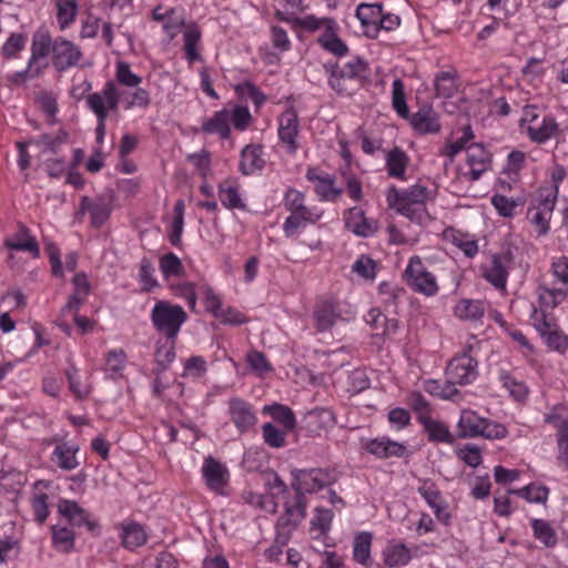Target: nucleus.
I'll return each mask as SVG.
<instances>
[{
    "label": "nucleus",
    "mask_w": 568,
    "mask_h": 568,
    "mask_svg": "<svg viewBox=\"0 0 568 568\" xmlns=\"http://www.w3.org/2000/svg\"><path fill=\"white\" fill-rule=\"evenodd\" d=\"M392 194L397 211L412 222L423 224L428 219L426 202L432 197V194L426 186L415 184L407 190H397L393 186L389 190V201Z\"/></svg>",
    "instance_id": "nucleus-1"
},
{
    "label": "nucleus",
    "mask_w": 568,
    "mask_h": 568,
    "mask_svg": "<svg viewBox=\"0 0 568 568\" xmlns=\"http://www.w3.org/2000/svg\"><path fill=\"white\" fill-rule=\"evenodd\" d=\"M331 70L329 85L339 94H352L361 88L366 79L367 62L356 57L345 63H336Z\"/></svg>",
    "instance_id": "nucleus-2"
},
{
    "label": "nucleus",
    "mask_w": 568,
    "mask_h": 568,
    "mask_svg": "<svg viewBox=\"0 0 568 568\" xmlns=\"http://www.w3.org/2000/svg\"><path fill=\"white\" fill-rule=\"evenodd\" d=\"M304 200V194L295 189H288L285 193L284 205L291 213L283 224L286 237L295 236L298 229L305 227L307 224H315L321 219V214H316L307 207Z\"/></svg>",
    "instance_id": "nucleus-3"
},
{
    "label": "nucleus",
    "mask_w": 568,
    "mask_h": 568,
    "mask_svg": "<svg viewBox=\"0 0 568 568\" xmlns=\"http://www.w3.org/2000/svg\"><path fill=\"white\" fill-rule=\"evenodd\" d=\"M292 476V488L302 506L306 503L305 494L316 493L337 480L336 473L328 468L295 469Z\"/></svg>",
    "instance_id": "nucleus-4"
},
{
    "label": "nucleus",
    "mask_w": 568,
    "mask_h": 568,
    "mask_svg": "<svg viewBox=\"0 0 568 568\" xmlns=\"http://www.w3.org/2000/svg\"><path fill=\"white\" fill-rule=\"evenodd\" d=\"M186 320L187 314L182 306L166 301H159L151 312V321L155 329L164 334L168 339H176Z\"/></svg>",
    "instance_id": "nucleus-5"
},
{
    "label": "nucleus",
    "mask_w": 568,
    "mask_h": 568,
    "mask_svg": "<svg viewBox=\"0 0 568 568\" xmlns=\"http://www.w3.org/2000/svg\"><path fill=\"white\" fill-rule=\"evenodd\" d=\"M297 23L308 31L323 29L324 32L318 38V42L325 50L338 57H343L347 53V45L336 36V22L333 19H318L314 16H305L304 18L297 19Z\"/></svg>",
    "instance_id": "nucleus-6"
},
{
    "label": "nucleus",
    "mask_w": 568,
    "mask_h": 568,
    "mask_svg": "<svg viewBox=\"0 0 568 568\" xmlns=\"http://www.w3.org/2000/svg\"><path fill=\"white\" fill-rule=\"evenodd\" d=\"M530 320L532 326L550 348L557 352H566L568 349V336L562 333L552 316H548L542 311H537L534 307Z\"/></svg>",
    "instance_id": "nucleus-7"
},
{
    "label": "nucleus",
    "mask_w": 568,
    "mask_h": 568,
    "mask_svg": "<svg viewBox=\"0 0 568 568\" xmlns=\"http://www.w3.org/2000/svg\"><path fill=\"white\" fill-rule=\"evenodd\" d=\"M405 280L415 292L434 296L438 292L436 277L427 271L419 256H413L405 270Z\"/></svg>",
    "instance_id": "nucleus-8"
},
{
    "label": "nucleus",
    "mask_w": 568,
    "mask_h": 568,
    "mask_svg": "<svg viewBox=\"0 0 568 568\" xmlns=\"http://www.w3.org/2000/svg\"><path fill=\"white\" fill-rule=\"evenodd\" d=\"M80 47L72 41L62 37L54 39L52 65L58 72H63L70 68L79 67V61L82 58Z\"/></svg>",
    "instance_id": "nucleus-9"
},
{
    "label": "nucleus",
    "mask_w": 568,
    "mask_h": 568,
    "mask_svg": "<svg viewBox=\"0 0 568 568\" xmlns=\"http://www.w3.org/2000/svg\"><path fill=\"white\" fill-rule=\"evenodd\" d=\"M477 361L466 354L454 357L447 365L445 375L449 383L456 385H466L477 377Z\"/></svg>",
    "instance_id": "nucleus-10"
},
{
    "label": "nucleus",
    "mask_w": 568,
    "mask_h": 568,
    "mask_svg": "<svg viewBox=\"0 0 568 568\" xmlns=\"http://www.w3.org/2000/svg\"><path fill=\"white\" fill-rule=\"evenodd\" d=\"M306 503L300 505L297 498L293 506L285 505V513L278 518L276 524L277 535L276 542L284 546L292 531L297 527L301 520L305 517Z\"/></svg>",
    "instance_id": "nucleus-11"
},
{
    "label": "nucleus",
    "mask_w": 568,
    "mask_h": 568,
    "mask_svg": "<svg viewBox=\"0 0 568 568\" xmlns=\"http://www.w3.org/2000/svg\"><path fill=\"white\" fill-rule=\"evenodd\" d=\"M57 507L58 513L74 527L85 526L91 532L100 527L97 520L91 519L90 513L74 500L60 499Z\"/></svg>",
    "instance_id": "nucleus-12"
},
{
    "label": "nucleus",
    "mask_w": 568,
    "mask_h": 568,
    "mask_svg": "<svg viewBox=\"0 0 568 568\" xmlns=\"http://www.w3.org/2000/svg\"><path fill=\"white\" fill-rule=\"evenodd\" d=\"M54 40L47 30H38L32 36L30 64L40 67L41 72L48 67L47 58L53 54Z\"/></svg>",
    "instance_id": "nucleus-13"
},
{
    "label": "nucleus",
    "mask_w": 568,
    "mask_h": 568,
    "mask_svg": "<svg viewBox=\"0 0 568 568\" xmlns=\"http://www.w3.org/2000/svg\"><path fill=\"white\" fill-rule=\"evenodd\" d=\"M511 262L513 254L510 251L494 255L491 265L484 271V277L496 288H505L508 266Z\"/></svg>",
    "instance_id": "nucleus-14"
},
{
    "label": "nucleus",
    "mask_w": 568,
    "mask_h": 568,
    "mask_svg": "<svg viewBox=\"0 0 568 568\" xmlns=\"http://www.w3.org/2000/svg\"><path fill=\"white\" fill-rule=\"evenodd\" d=\"M17 233L4 240V246L9 250L30 252L33 257L38 258L40 247L36 237L31 235L30 230L22 222L17 223Z\"/></svg>",
    "instance_id": "nucleus-15"
},
{
    "label": "nucleus",
    "mask_w": 568,
    "mask_h": 568,
    "mask_svg": "<svg viewBox=\"0 0 568 568\" xmlns=\"http://www.w3.org/2000/svg\"><path fill=\"white\" fill-rule=\"evenodd\" d=\"M409 123L420 134H433L440 130L439 115L429 105H423L412 116L409 115Z\"/></svg>",
    "instance_id": "nucleus-16"
},
{
    "label": "nucleus",
    "mask_w": 568,
    "mask_h": 568,
    "mask_svg": "<svg viewBox=\"0 0 568 568\" xmlns=\"http://www.w3.org/2000/svg\"><path fill=\"white\" fill-rule=\"evenodd\" d=\"M345 226L354 234L367 237L377 231V222L366 217L363 210L359 207H352L345 216Z\"/></svg>",
    "instance_id": "nucleus-17"
},
{
    "label": "nucleus",
    "mask_w": 568,
    "mask_h": 568,
    "mask_svg": "<svg viewBox=\"0 0 568 568\" xmlns=\"http://www.w3.org/2000/svg\"><path fill=\"white\" fill-rule=\"evenodd\" d=\"M229 413L231 419L241 433L246 432L256 423V416L252 406L241 398L230 399Z\"/></svg>",
    "instance_id": "nucleus-18"
},
{
    "label": "nucleus",
    "mask_w": 568,
    "mask_h": 568,
    "mask_svg": "<svg viewBox=\"0 0 568 568\" xmlns=\"http://www.w3.org/2000/svg\"><path fill=\"white\" fill-rule=\"evenodd\" d=\"M383 7L381 3H361L356 9V17L365 28L364 33L369 38H376L379 32L378 22L382 18Z\"/></svg>",
    "instance_id": "nucleus-19"
},
{
    "label": "nucleus",
    "mask_w": 568,
    "mask_h": 568,
    "mask_svg": "<svg viewBox=\"0 0 568 568\" xmlns=\"http://www.w3.org/2000/svg\"><path fill=\"white\" fill-rule=\"evenodd\" d=\"M306 178L314 183L315 192L324 201H335L342 194L341 189L334 187L335 179L329 174H322L316 169H308Z\"/></svg>",
    "instance_id": "nucleus-20"
},
{
    "label": "nucleus",
    "mask_w": 568,
    "mask_h": 568,
    "mask_svg": "<svg viewBox=\"0 0 568 568\" xmlns=\"http://www.w3.org/2000/svg\"><path fill=\"white\" fill-rule=\"evenodd\" d=\"M202 471L207 486L212 490H220L227 483V469L211 456L205 459Z\"/></svg>",
    "instance_id": "nucleus-21"
},
{
    "label": "nucleus",
    "mask_w": 568,
    "mask_h": 568,
    "mask_svg": "<svg viewBox=\"0 0 568 568\" xmlns=\"http://www.w3.org/2000/svg\"><path fill=\"white\" fill-rule=\"evenodd\" d=\"M298 132V120L294 111L287 110L280 118L278 135L293 152L296 149V135Z\"/></svg>",
    "instance_id": "nucleus-22"
},
{
    "label": "nucleus",
    "mask_w": 568,
    "mask_h": 568,
    "mask_svg": "<svg viewBox=\"0 0 568 568\" xmlns=\"http://www.w3.org/2000/svg\"><path fill=\"white\" fill-rule=\"evenodd\" d=\"M337 305L333 301H322L314 310L315 326L318 332L329 329L338 317Z\"/></svg>",
    "instance_id": "nucleus-23"
},
{
    "label": "nucleus",
    "mask_w": 568,
    "mask_h": 568,
    "mask_svg": "<svg viewBox=\"0 0 568 568\" xmlns=\"http://www.w3.org/2000/svg\"><path fill=\"white\" fill-rule=\"evenodd\" d=\"M366 448L371 454L379 458L403 457L407 452L403 444L387 438L373 439L367 444Z\"/></svg>",
    "instance_id": "nucleus-24"
},
{
    "label": "nucleus",
    "mask_w": 568,
    "mask_h": 568,
    "mask_svg": "<svg viewBox=\"0 0 568 568\" xmlns=\"http://www.w3.org/2000/svg\"><path fill=\"white\" fill-rule=\"evenodd\" d=\"M78 450L79 447L77 445L61 443L55 446L52 453V460L63 470H73L79 466L75 457Z\"/></svg>",
    "instance_id": "nucleus-25"
},
{
    "label": "nucleus",
    "mask_w": 568,
    "mask_h": 568,
    "mask_svg": "<svg viewBox=\"0 0 568 568\" xmlns=\"http://www.w3.org/2000/svg\"><path fill=\"white\" fill-rule=\"evenodd\" d=\"M202 131L206 134L219 133L222 139H229L231 136L230 112L227 110L215 112L211 119L203 122Z\"/></svg>",
    "instance_id": "nucleus-26"
},
{
    "label": "nucleus",
    "mask_w": 568,
    "mask_h": 568,
    "mask_svg": "<svg viewBox=\"0 0 568 568\" xmlns=\"http://www.w3.org/2000/svg\"><path fill=\"white\" fill-rule=\"evenodd\" d=\"M567 296L568 294L559 287H548L545 284H540L538 286L539 308L536 310L542 311L546 314L547 310L556 308Z\"/></svg>",
    "instance_id": "nucleus-27"
},
{
    "label": "nucleus",
    "mask_w": 568,
    "mask_h": 568,
    "mask_svg": "<svg viewBox=\"0 0 568 568\" xmlns=\"http://www.w3.org/2000/svg\"><path fill=\"white\" fill-rule=\"evenodd\" d=\"M483 419L484 418L479 417L473 410H463L457 425L458 437L468 438L479 436Z\"/></svg>",
    "instance_id": "nucleus-28"
},
{
    "label": "nucleus",
    "mask_w": 568,
    "mask_h": 568,
    "mask_svg": "<svg viewBox=\"0 0 568 568\" xmlns=\"http://www.w3.org/2000/svg\"><path fill=\"white\" fill-rule=\"evenodd\" d=\"M175 341L176 339H165L164 343L161 341L158 342L154 359L156 367L153 369L155 375H160L163 373L170 364L173 362L175 357Z\"/></svg>",
    "instance_id": "nucleus-29"
},
{
    "label": "nucleus",
    "mask_w": 568,
    "mask_h": 568,
    "mask_svg": "<svg viewBox=\"0 0 568 568\" xmlns=\"http://www.w3.org/2000/svg\"><path fill=\"white\" fill-rule=\"evenodd\" d=\"M264 164L261 158V148L255 145H246L241 152L240 170L243 174L248 175L254 171L262 169Z\"/></svg>",
    "instance_id": "nucleus-30"
},
{
    "label": "nucleus",
    "mask_w": 568,
    "mask_h": 568,
    "mask_svg": "<svg viewBox=\"0 0 568 568\" xmlns=\"http://www.w3.org/2000/svg\"><path fill=\"white\" fill-rule=\"evenodd\" d=\"M407 165L408 156L403 150L395 148L388 152L386 168L389 176L404 179Z\"/></svg>",
    "instance_id": "nucleus-31"
},
{
    "label": "nucleus",
    "mask_w": 568,
    "mask_h": 568,
    "mask_svg": "<svg viewBox=\"0 0 568 568\" xmlns=\"http://www.w3.org/2000/svg\"><path fill=\"white\" fill-rule=\"evenodd\" d=\"M485 307L478 300H462L455 306V314L464 321H477L484 316Z\"/></svg>",
    "instance_id": "nucleus-32"
},
{
    "label": "nucleus",
    "mask_w": 568,
    "mask_h": 568,
    "mask_svg": "<svg viewBox=\"0 0 568 568\" xmlns=\"http://www.w3.org/2000/svg\"><path fill=\"white\" fill-rule=\"evenodd\" d=\"M423 426L432 442L454 443V437L448 427L440 422L433 420L430 417H423Z\"/></svg>",
    "instance_id": "nucleus-33"
},
{
    "label": "nucleus",
    "mask_w": 568,
    "mask_h": 568,
    "mask_svg": "<svg viewBox=\"0 0 568 568\" xmlns=\"http://www.w3.org/2000/svg\"><path fill=\"white\" fill-rule=\"evenodd\" d=\"M384 562L388 567L406 565L410 560V551L404 544H390L383 551Z\"/></svg>",
    "instance_id": "nucleus-34"
},
{
    "label": "nucleus",
    "mask_w": 568,
    "mask_h": 568,
    "mask_svg": "<svg viewBox=\"0 0 568 568\" xmlns=\"http://www.w3.org/2000/svg\"><path fill=\"white\" fill-rule=\"evenodd\" d=\"M558 130V124L555 119L546 116L542 119L540 125H529L527 132L531 141L544 143L550 139Z\"/></svg>",
    "instance_id": "nucleus-35"
},
{
    "label": "nucleus",
    "mask_w": 568,
    "mask_h": 568,
    "mask_svg": "<svg viewBox=\"0 0 568 568\" xmlns=\"http://www.w3.org/2000/svg\"><path fill=\"white\" fill-rule=\"evenodd\" d=\"M373 535L371 532H358L354 539L353 556L354 560L361 565L367 566L371 558V546Z\"/></svg>",
    "instance_id": "nucleus-36"
},
{
    "label": "nucleus",
    "mask_w": 568,
    "mask_h": 568,
    "mask_svg": "<svg viewBox=\"0 0 568 568\" xmlns=\"http://www.w3.org/2000/svg\"><path fill=\"white\" fill-rule=\"evenodd\" d=\"M264 412L268 413L275 420L281 423L285 432H292L296 426V419L293 410L281 404L265 406Z\"/></svg>",
    "instance_id": "nucleus-37"
},
{
    "label": "nucleus",
    "mask_w": 568,
    "mask_h": 568,
    "mask_svg": "<svg viewBox=\"0 0 568 568\" xmlns=\"http://www.w3.org/2000/svg\"><path fill=\"white\" fill-rule=\"evenodd\" d=\"M57 20L61 30L67 29L78 13V0H57Z\"/></svg>",
    "instance_id": "nucleus-38"
},
{
    "label": "nucleus",
    "mask_w": 568,
    "mask_h": 568,
    "mask_svg": "<svg viewBox=\"0 0 568 568\" xmlns=\"http://www.w3.org/2000/svg\"><path fill=\"white\" fill-rule=\"evenodd\" d=\"M219 197L222 204L227 209L233 210L245 207V204L242 202V199L239 194L237 186H234L227 181L220 184Z\"/></svg>",
    "instance_id": "nucleus-39"
},
{
    "label": "nucleus",
    "mask_w": 568,
    "mask_h": 568,
    "mask_svg": "<svg viewBox=\"0 0 568 568\" xmlns=\"http://www.w3.org/2000/svg\"><path fill=\"white\" fill-rule=\"evenodd\" d=\"M146 540V535L141 525L136 523L128 524L123 527L122 542L124 547L134 549L142 546Z\"/></svg>",
    "instance_id": "nucleus-40"
},
{
    "label": "nucleus",
    "mask_w": 568,
    "mask_h": 568,
    "mask_svg": "<svg viewBox=\"0 0 568 568\" xmlns=\"http://www.w3.org/2000/svg\"><path fill=\"white\" fill-rule=\"evenodd\" d=\"M531 527L534 536L546 547L550 548L557 544L556 531L548 521L544 519H532Z\"/></svg>",
    "instance_id": "nucleus-41"
},
{
    "label": "nucleus",
    "mask_w": 568,
    "mask_h": 568,
    "mask_svg": "<svg viewBox=\"0 0 568 568\" xmlns=\"http://www.w3.org/2000/svg\"><path fill=\"white\" fill-rule=\"evenodd\" d=\"M392 104L400 118L406 120L409 119V109L406 103L405 87L400 79H395L393 82Z\"/></svg>",
    "instance_id": "nucleus-42"
},
{
    "label": "nucleus",
    "mask_w": 568,
    "mask_h": 568,
    "mask_svg": "<svg viewBox=\"0 0 568 568\" xmlns=\"http://www.w3.org/2000/svg\"><path fill=\"white\" fill-rule=\"evenodd\" d=\"M507 494H515L529 503H545L548 498L549 490L545 486L530 484L520 489H509Z\"/></svg>",
    "instance_id": "nucleus-43"
},
{
    "label": "nucleus",
    "mask_w": 568,
    "mask_h": 568,
    "mask_svg": "<svg viewBox=\"0 0 568 568\" xmlns=\"http://www.w3.org/2000/svg\"><path fill=\"white\" fill-rule=\"evenodd\" d=\"M557 428V443L559 450L557 459L560 466L568 469V420L560 419Z\"/></svg>",
    "instance_id": "nucleus-44"
},
{
    "label": "nucleus",
    "mask_w": 568,
    "mask_h": 568,
    "mask_svg": "<svg viewBox=\"0 0 568 568\" xmlns=\"http://www.w3.org/2000/svg\"><path fill=\"white\" fill-rule=\"evenodd\" d=\"M52 539L57 549L63 552H68L74 545V532L67 527L53 526Z\"/></svg>",
    "instance_id": "nucleus-45"
},
{
    "label": "nucleus",
    "mask_w": 568,
    "mask_h": 568,
    "mask_svg": "<svg viewBox=\"0 0 568 568\" xmlns=\"http://www.w3.org/2000/svg\"><path fill=\"white\" fill-rule=\"evenodd\" d=\"M201 39V31L193 27L189 28L184 32V50H185V58L190 63L197 61L201 59L200 53L196 50V44Z\"/></svg>",
    "instance_id": "nucleus-46"
},
{
    "label": "nucleus",
    "mask_w": 568,
    "mask_h": 568,
    "mask_svg": "<svg viewBox=\"0 0 568 568\" xmlns=\"http://www.w3.org/2000/svg\"><path fill=\"white\" fill-rule=\"evenodd\" d=\"M435 91L442 98L453 97L457 91L455 77L450 72H440L435 80Z\"/></svg>",
    "instance_id": "nucleus-47"
},
{
    "label": "nucleus",
    "mask_w": 568,
    "mask_h": 568,
    "mask_svg": "<svg viewBox=\"0 0 568 568\" xmlns=\"http://www.w3.org/2000/svg\"><path fill=\"white\" fill-rule=\"evenodd\" d=\"M558 191V185H554L551 190H540L535 207L551 217Z\"/></svg>",
    "instance_id": "nucleus-48"
},
{
    "label": "nucleus",
    "mask_w": 568,
    "mask_h": 568,
    "mask_svg": "<svg viewBox=\"0 0 568 568\" xmlns=\"http://www.w3.org/2000/svg\"><path fill=\"white\" fill-rule=\"evenodd\" d=\"M79 369L72 365L70 368L65 371V377L69 383V389L71 393L78 398L83 399L88 397L91 392V388L87 384H82L78 378Z\"/></svg>",
    "instance_id": "nucleus-49"
},
{
    "label": "nucleus",
    "mask_w": 568,
    "mask_h": 568,
    "mask_svg": "<svg viewBox=\"0 0 568 568\" xmlns=\"http://www.w3.org/2000/svg\"><path fill=\"white\" fill-rule=\"evenodd\" d=\"M307 427L311 432H315L318 427L329 426L334 422L333 414L328 409L318 408L306 414Z\"/></svg>",
    "instance_id": "nucleus-50"
},
{
    "label": "nucleus",
    "mask_w": 568,
    "mask_h": 568,
    "mask_svg": "<svg viewBox=\"0 0 568 568\" xmlns=\"http://www.w3.org/2000/svg\"><path fill=\"white\" fill-rule=\"evenodd\" d=\"M426 392L444 399H452L458 394V389L449 383L447 377L445 383H440L438 381H428L426 383Z\"/></svg>",
    "instance_id": "nucleus-51"
},
{
    "label": "nucleus",
    "mask_w": 568,
    "mask_h": 568,
    "mask_svg": "<svg viewBox=\"0 0 568 568\" xmlns=\"http://www.w3.org/2000/svg\"><path fill=\"white\" fill-rule=\"evenodd\" d=\"M111 213L110 202L104 197H98L91 212V224L94 227H100L106 222Z\"/></svg>",
    "instance_id": "nucleus-52"
},
{
    "label": "nucleus",
    "mask_w": 568,
    "mask_h": 568,
    "mask_svg": "<svg viewBox=\"0 0 568 568\" xmlns=\"http://www.w3.org/2000/svg\"><path fill=\"white\" fill-rule=\"evenodd\" d=\"M417 491L422 495L429 507H435L436 503L443 500L440 490L430 479H419Z\"/></svg>",
    "instance_id": "nucleus-53"
},
{
    "label": "nucleus",
    "mask_w": 568,
    "mask_h": 568,
    "mask_svg": "<svg viewBox=\"0 0 568 568\" xmlns=\"http://www.w3.org/2000/svg\"><path fill=\"white\" fill-rule=\"evenodd\" d=\"M527 219L536 227L539 235H546L548 233L551 217L536 209L535 202H531L528 207Z\"/></svg>",
    "instance_id": "nucleus-54"
},
{
    "label": "nucleus",
    "mask_w": 568,
    "mask_h": 568,
    "mask_svg": "<svg viewBox=\"0 0 568 568\" xmlns=\"http://www.w3.org/2000/svg\"><path fill=\"white\" fill-rule=\"evenodd\" d=\"M467 162L470 166H488L491 162V155L481 144L475 143L467 149Z\"/></svg>",
    "instance_id": "nucleus-55"
},
{
    "label": "nucleus",
    "mask_w": 568,
    "mask_h": 568,
    "mask_svg": "<svg viewBox=\"0 0 568 568\" xmlns=\"http://www.w3.org/2000/svg\"><path fill=\"white\" fill-rule=\"evenodd\" d=\"M263 438L265 443L274 448L283 447L286 443V432L278 429L271 423H266L262 427Z\"/></svg>",
    "instance_id": "nucleus-56"
},
{
    "label": "nucleus",
    "mask_w": 568,
    "mask_h": 568,
    "mask_svg": "<svg viewBox=\"0 0 568 568\" xmlns=\"http://www.w3.org/2000/svg\"><path fill=\"white\" fill-rule=\"evenodd\" d=\"M26 305V295L19 288L8 291L0 300V307L9 311L23 310Z\"/></svg>",
    "instance_id": "nucleus-57"
},
{
    "label": "nucleus",
    "mask_w": 568,
    "mask_h": 568,
    "mask_svg": "<svg viewBox=\"0 0 568 568\" xmlns=\"http://www.w3.org/2000/svg\"><path fill=\"white\" fill-rule=\"evenodd\" d=\"M68 134L65 131H60L55 136L49 134H42L38 139L28 141L29 144L43 145L45 150L51 153H58L60 145L67 140Z\"/></svg>",
    "instance_id": "nucleus-58"
},
{
    "label": "nucleus",
    "mask_w": 568,
    "mask_h": 568,
    "mask_svg": "<svg viewBox=\"0 0 568 568\" xmlns=\"http://www.w3.org/2000/svg\"><path fill=\"white\" fill-rule=\"evenodd\" d=\"M160 268L165 277L183 273V265L174 253H166L161 257Z\"/></svg>",
    "instance_id": "nucleus-59"
},
{
    "label": "nucleus",
    "mask_w": 568,
    "mask_h": 568,
    "mask_svg": "<svg viewBox=\"0 0 568 568\" xmlns=\"http://www.w3.org/2000/svg\"><path fill=\"white\" fill-rule=\"evenodd\" d=\"M26 45V37L21 33H12L3 44L1 52L7 59L17 57Z\"/></svg>",
    "instance_id": "nucleus-60"
},
{
    "label": "nucleus",
    "mask_w": 568,
    "mask_h": 568,
    "mask_svg": "<svg viewBox=\"0 0 568 568\" xmlns=\"http://www.w3.org/2000/svg\"><path fill=\"white\" fill-rule=\"evenodd\" d=\"M353 272L366 280H373L376 275V263L366 255H362L352 266Z\"/></svg>",
    "instance_id": "nucleus-61"
},
{
    "label": "nucleus",
    "mask_w": 568,
    "mask_h": 568,
    "mask_svg": "<svg viewBox=\"0 0 568 568\" xmlns=\"http://www.w3.org/2000/svg\"><path fill=\"white\" fill-rule=\"evenodd\" d=\"M100 94L102 104L106 105V110L116 111L120 100V93L118 92L115 84L112 81H108Z\"/></svg>",
    "instance_id": "nucleus-62"
},
{
    "label": "nucleus",
    "mask_w": 568,
    "mask_h": 568,
    "mask_svg": "<svg viewBox=\"0 0 568 568\" xmlns=\"http://www.w3.org/2000/svg\"><path fill=\"white\" fill-rule=\"evenodd\" d=\"M116 79L126 87H138L142 81L138 74L131 71L130 65L123 61L116 64Z\"/></svg>",
    "instance_id": "nucleus-63"
},
{
    "label": "nucleus",
    "mask_w": 568,
    "mask_h": 568,
    "mask_svg": "<svg viewBox=\"0 0 568 568\" xmlns=\"http://www.w3.org/2000/svg\"><path fill=\"white\" fill-rule=\"evenodd\" d=\"M500 378L503 381V386L510 393V395L515 399L521 400L527 396L528 388L524 383L514 379L507 374H503Z\"/></svg>",
    "instance_id": "nucleus-64"
}]
</instances>
